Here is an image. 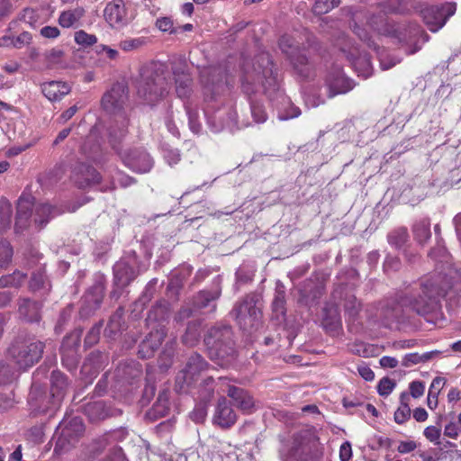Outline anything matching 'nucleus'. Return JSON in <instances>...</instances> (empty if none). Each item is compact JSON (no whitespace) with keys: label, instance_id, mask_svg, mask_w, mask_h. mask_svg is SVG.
I'll list each match as a JSON object with an SVG mask.
<instances>
[{"label":"nucleus","instance_id":"44","mask_svg":"<svg viewBox=\"0 0 461 461\" xmlns=\"http://www.w3.org/2000/svg\"><path fill=\"white\" fill-rule=\"evenodd\" d=\"M199 325L193 322L188 323L185 333L182 337V343L187 347H194L199 341Z\"/></svg>","mask_w":461,"mask_h":461},{"label":"nucleus","instance_id":"54","mask_svg":"<svg viewBox=\"0 0 461 461\" xmlns=\"http://www.w3.org/2000/svg\"><path fill=\"white\" fill-rule=\"evenodd\" d=\"M75 41L81 46L89 47L97 42V38L94 34H89L83 30L75 32Z\"/></svg>","mask_w":461,"mask_h":461},{"label":"nucleus","instance_id":"41","mask_svg":"<svg viewBox=\"0 0 461 461\" xmlns=\"http://www.w3.org/2000/svg\"><path fill=\"white\" fill-rule=\"evenodd\" d=\"M190 130L194 133H199L202 130V124L199 122V113L195 105L191 102H185L184 104Z\"/></svg>","mask_w":461,"mask_h":461},{"label":"nucleus","instance_id":"13","mask_svg":"<svg viewBox=\"0 0 461 461\" xmlns=\"http://www.w3.org/2000/svg\"><path fill=\"white\" fill-rule=\"evenodd\" d=\"M402 309L393 299H385L368 310V317L375 322L385 328L392 326L399 321Z\"/></svg>","mask_w":461,"mask_h":461},{"label":"nucleus","instance_id":"22","mask_svg":"<svg viewBox=\"0 0 461 461\" xmlns=\"http://www.w3.org/2000/svg\"><path fill=\"white\" fill-rule=\"evenodd\" d=\"M73 178L79 188L100 183V174L92 167L81 164L74 170Z\"/></svg>","mask_w":461,"mask_h":461},{"label":"nucleus","instance_id":"48","mask_svg":"<svg viewBox=\"0 0 461 461\" xmlns=\"http://www.w3.org/2000/svg\"><path fill=\"white\" fill-rule=\"evenodd\" d=\"M362 14L360 13L354 14L355 23L353 25V32L361 41L366 42L367 46L376 50L377 45L373 41H371L368 32L365 28H362L360 25H358L356 22V20H359Z\"/></svg>","mask_w":461,"mask_h":461},{"label":"nucleus","instance_id":"34","mask_svg":"<svg viewBox=\"0 0 461 461\" xmlns=\"http://www.w3.org/2000/svg\"><path fill=\"white\" fill-rule=\"evenodd\" d=\"M70 341L73 344L74 348H77L79 345V333L75 332L73 334H70L64 340L60 351L62 355V361L64 365L69 366L70 367H73L76 364V359L74 357L70 358V355L73 357L76 350L75 349H68L67 347L70 343Z\"/></svg>","mask_w":461,"mask_h":461},{"label":"nucleus","instance_id":"19","mask_svg":"<svg viewBox=\"0 0 461 461\" xmlns=\"http://www.w3.org/2000/svg\"><path fill=\"white\" fill-rule=\"evenodd\" d=\"M113 283L116 287L112 293V298L118 299L121 294L118 289L126 287L137 276L134 268L126 261L120 260L113 266Z\"/></svg>","mask_w":461,"mask_h":461},{"label":"nucleus","instance_id":"5","mask_svg":"<svg viewBox=\"0 0 461 461\" xmlns=\"http://www.w3.org/2000/svg\"><path fill=\"white\" fill-rule=\"evenodd\" d=\"M45 344L34 337L19 335L6 349V357L18 369L26 370L40 361Z\"/></svg>","mask_w":461,"mask_h":461},{"label":"nucleus","instance_id":"37","mask_svg":"<svg viewBox=\"0 0 461 461\" xmlns=\"http://www.w3.org/2000/svg\"><path fill=\"white\" fill-rule=\"evenodd\" d=\"M59 213V210L55 207H52L50 204L42 203L36 207L35 209V222L39 224L41 227L44 226L50 218L58 215Z\"/></svg>","mask_w":461,"mask_h":461},{"label":"nucleus","instance_id":"18","mask_svg":"<svg viewBox=\"0 0 461 461\" xmlns=\"http://www.w3.org/2000/svg\"><path fill=\"white\" fill-rule=\"evenodd\" d=\"M104 283L103 278H99L86 292L82 298L80 312L84 316H88L98 309L104 298Z\"/></svg>","mask_w":461,"mask_h":461},{"label":"nucleus","instance_id":"2","mask_svg":"<svg viewBox=\"0 0 461 461\" xmlns=\"http://www.w3.org/2000/svg\"><path fill=\"white\" fill-rule=\"evenodd\" d=\"M420 294L405 298L404 304L410 306L419 315H426L435 311L438 298L444 296L451 286L447 275L433 273L420 278Z\"/></svg>","mask_w":461,"mask_h":461},{"label":"nucleus","instance_id":"62","mask_svg":"<svg viewBox=\"0 0 461 461\" xmlns=\"http://www.w3.org/2000/svg\"><path fill=\"white\" fill-rule=\"evenodd\" d=\"M254 271L246 267H240L236 272V278L239 284H247L253 279Z\"/></svg>","mask_w":461,"mask_h":461},{"label":"nucleus","instance_id":"27","mask_svg":"<svg viewBox=\"0 0 461 461\" xmlns=\"http://www.w3.org/2000/svg\"><path fill=\"white\" fill-rule=\"evenodd\" d=\"M86 10L82 6H77L64 10L60 13L58 23L62 28H72L80 25L81 19L85 16Z\"/></svg>","mask_w":461,"mask_h":461},{"label":"nucleus","instance_id":"10","mask_svg":"<svg viewBox=\"0 0 461 461\" xmlns=\"http://www.w3.org/2000/svg\"><path fill=\"white\" fill-rule=\"evenodd\" d=\"M207 124L213 132L224 129L232 130L237 126V113L231 104L217 105L210 104L205 112Z\"/></svg>","mask_w":461,"mask_h":461},{"label":"nucleus","instance_id":"30","mask_svg":"<svg viewBox=\"0 0 461 461\" xmlns=\"http://www.w3.org/2000/svg\"><path fill=\"white\" fill-rule=\"evenodd\" d=\"M41 304L30 299H23L19 303L20 316L28 322L38 321L41 318Z\"/></svg>","mask_w":461,"mask_h":461},{"label":"nucleus","instance_id":"4","mask_svg":"<svg viewBox=\"0 0 461 461\" xmlns=\"http://www.w3.org/2000/svg\"><path fill=\"white\" fill-rule=\"evenodd\" d=\"M128 100V89L125 85L116 83L111 89L104 93L102 98V105L110 113H118L119 121H116L109 128L110 141L115 149V143L120 141L127 133V120L123 113H121L126 101Z\"/></svg>","mask_w":461,"mask_h":461},{"label":"nucleus","instance_id":"38","mask_svg":"<svg viewBox=\"0 0 461 461\" xmlns=\"http://www.w3.org/2000/svg\"><path fill=\"white\" fill-rule=\"evenodd\" d=\"M445 384H446L445 378L440 377V376H437L432 380L430 386L429 388L428 399H427L428 407L430 410H434L437 408L438 397V394Z\"/></svg>","mask_w":461,"mask_h":461},{"label":"nucleus","instance_id":"12","mask_svg":"<svg viewBox=\"0 0 461 461\" xmlns=\"http://www.w3.org/2000/svg\"><path fill=\"white\" fill-rule=\"evenodd\" d=\"M456 3L447 2L440 5H427L420 10V16L428 28L436 32L440 30L449 17L455 14Z\"/></svg>","mask_w":461,"mask_h":461},{"label":"nucleus","instance_id":"42","mask_svg":"<svg viewBox=\"0 0 461 461\" xmlns=\"http://www.w3.org/2000/svg\"><path fill=\"white\" fill-rule=\"evenodd\" d=\"M101 358V355L99 353H91L89 357L85 360L81 372L84 375H88L90 376H95L98 373L101 363L99 359Z\"/></svg>","mask_w":461,"mask_h":461},{"label":"nucleus","instance_id":"49","mask_svg":"<svg viewBox=\"0 0 461 461\" xmlns=\"http://www.w3.org/2000/svg\"><path fill=\"white\" fill-rule=\"evenodd\" d=\"M32 41V35L29 32H23L15 39H11L10 37H3L0 39V46H8L12 44L15 48H21L23 45H27Z\"/></svg>","mask_w":461,"mask_h":461},{"label":"nucleus","instance_id":"31","mask_svg":"<svg viewBox=\"0 0 461 461\" xmlns=\"http://www.w3.org/2000/svg\"><path fill=\"white\" fill-rule=\"evenodd\" d=\"M58 429L61 430L63 438L69 439L81 435L85 430V426L79 417H73L69 420H62Z\"/></svg>","mask_w":461,"mask_h":461},{"label":"nucleus","instance_id":"29","mask_svg":"<svg viewBox=\"0 0 461 461\" xmlns=\"http://www.w3.org/2000/svg\"><path fill=\"white\" fill-rule=\"evenodd\" d=\"M50 382V393L54 399V405H59L68 385L67 377L60 371H53L51 373Z\"/></svg>","mask_w":461,"mask_h":461},{"label":"nucleus","instance_id":"53","mask_svg":"<svg viewBox=\"0 0 461 461\" xmlns=\"http://www.w3.org/2000/svg\"><path fill=\"white\" fill-rule=\"evenodd\" d=\"M13 249L9 242H0V267H6L13 258Z\"/></svg>","mask_w":461,"mask_h":461},{"label":"nucleus","instance_id":"7","mask_svg":"<svg viewBox=\"0 0 461 461\" xmlns=\"http://www.w3.org/2000/svg\"><path fill=\"white\" fill-rule=\"evenodd\" d=\"M204 343L211 357L220 360L221 366H228L234 359V341L230 326L224 325L211 328L204 337Z\"/></svg>","mask_w":461,"mask_h":461},{"label":"nucleus","instance_id":"16","mask_svg":"<svg viewBox=\"0 0 461 461\" xmlns=\"http://www.w3.org/2000/svg\"><path fill=\"white\" fill-rule=\"evenodd\" d=\"M206 360L199 354H192L186 362L185 368L176 378V386L183 390L185 385H190L198 375L208 368Z\"/></svg>","mask_w":461,"mask_h":461},{"label":"nucleus","instance_id":"52","mask_svg":"<svg viewBox=\"0 0 461 461\" xmlns=\"http://www.w3.org/2000/svg\"><path fill=\"white\" fill-rule=\"evenodd\" d=\"M339 4V0H316L312 11L316 14H323L330 11Z\"/></svg>","mask_w":461,"mask_h":461},{"label":"nucleus","instance_id":"25","mask_svg":"<svg viewBox=\"0 0 461 461\" xmlns=\"http://www.w3.org/2000/svg\"><path fill=\"white\" fill-rule=\"evenodd\" d=\"M226 393L232 399L234 404L242 411L249 412L253 409V398L244 389L229 384Z\"/></svg>","mask_w":461,"mask_h":461},{"label":"nucleus","instance_id":"17","mask_svg":"<svg viewBox=\"0 0 461 461\" xmlns=\"http://www.w3.org/2000/svg\"><path fill=\"white\" fill-rule=\"evenodd\" d=\"M123 164L137 173H147L153 167V159L143 149H132L121 154Z\"/></svg>","mask_w":461,"mask_h":461},{"label":"nucleus","instance_id":"60","mask_svg":"<svg viewBox=\"0 0 461 461\" xmlns=\"http://www.w3.org/2000/svg\"><path fill=\"white\" fill-rule=\"evenodd\" d=\"M395 385V383L392 379L384 377L380 380L377 390L380 395L387 396L393 392Z\"/></svg>","mask_w":461,"mask_h":461},{"label":"nucleus","instance_id":"28","mask_svg":"<svg viewBox=\"0 0 461 461\" xmlns=\"http://www.w3.org/2000/svg\"><path fill=\"white\" fill-rule=\"evenodd\" d=\"M318 438L312 429L300 431L294 438L295 447L303 453H310L317 447Z\"/></svg>","mask_w":461,"mask_h":461},{"label":"nucleus","instance_id":"36","mask_svg":"<svg viewBox=\"0 0 461 461\" xmlns=\"http://www.w3.org/2000/svg\"><path fill=\"white\" fill-rule=\"evenodd\" d=\"M176 346V338L167 342L165 348L158 360V366L162 371H167L172 366Z\"/></svg>","mask_w":461,"mask_h":461},{"label":"nucleus","instance_id":"21","mask_svg":"<svg viewBox=\"0 0 461 461\" xmlns=\"http://www.w3.org/2000/svg\"><path fill=\"white\" fill-rule=\"evenodd\" d=\"M176 81V91L180 98H186L191 93L192 79L187 71L185 60L179 59L172 67Z\"/></svg>","mask_w":461,"mask_h":461},{"label":"nucleus","instance_id":"55","mask_svg":"<svg viewBox=\"0 0 461 461\" xmlns=\"http://www.w3.org/2000/svg\"><path fill=\"white\" fill-rule=\"evenodd\" d=\"M169 410L167 395L166 393L159 394L156 403L153 405L152 411L155 414L163 417L167 415Z\"/></svg>","mask_w":461,"mask_h":461},{"label":"nucleus","instance_id":"9","mask_svg":"<svg viewBox=\"0 0 461 461\" xmlns=\"http://www.w3.org/2000/svg\"><path fill=\"white\" fill-rule=\"evenodd\" d=\"M368 25L381 35L397 40L399 42L412 41L419 33L418 28H410L389 23L384 14H374L367 19Z\"/></svg>","mask_w":461,"mask_h":461},{"label":"nucleus","instance_id":"1","mask_svg":"<svg viewBox=\"0 0 461 461\" xmlns=\"http://www.w3.org/2000/svg\"><path fill=\"white\" fill-rule=\"evenodd\" d=\"M241 84L243 91L248 95L263 90L269 98L278 95L277 71L268 53L258 54L251 68L248 65L244 67Z\"/></svg>","mask_w":461,"mask_h":461},{"label":"nucleus","instance_id":"43","mask_svg":"<svg viewBox=\"0 0 461 461\" xmlns=\"http://www.w3.org/2000/svg\"><path fill=\"white\" fill-rule=\"evenodd\" d=\"M123 311L120 308L111 316L105 332L109 336L116 335L123 329Z\"/></svg>","mask_w":461,"mask_h":461},{"label":"nucleus","instance_id":"46","mask_svg":"<svg viewBox=\"0 0 461 461\" xmlns=\"http://www.w3.org/2000/svg\"><path fill=\"white\" fill-rule=\"evenodd\" d=\"M408 231L406 228H399L388 235V241L391 245L394 246L397 249L402 248L406 241L408 240Z\"/></svg>","mask_w":461,"mask_h":461},{"label":"nucleus","instance_id":"8","mask_svg":"<svg viewBox=\"0 0 461 461\" xmlns=\"http://www.w3.org/2000/svg\"><path fill=\"white\" fill-rule=\"evenodd\" d=\"M232 312L242 330L249 331L258 328L262 316L260 296L256 294L246 295L236 303Z\"/></svg>","mask_w":461,"mask_h":461},{"label":"nucleus","instance_id":"20","mask_svg":"<svg viewBox=\"0 0 461 461\" xmlns=\"http://www.w3.org/2000/svg\"><path fill=\"white\" fill-rule=\"evenodd\" d=\"M326 84L330 91V96L346 94L355 86L354 82L347 77L341 68L335 66L326 77Z\"/></svg>","mask_w":461,"mask_h":461},{"label":"nucleus","instance_id":"59","mask_svg":"<svg viewBox=\"0 0 461 461\" xmlns=\"http://www.w3.org/2000/svg\"><path fill=\"white\" fill-rule=\"evenodd\" d=\"M115 182H118L122 187H128L135 183L133 177L124 174L122 171H117L115 176H113V186L111 189L115 188Z\"/></svg>","mask_w":461,"mask_h":461},{"label":"nucleus","instance_id":"47","mask_svg":"<svg viewBox=\"0 0 461 461\" xmlns=\"http://www.w3.org/2000/svg\"><path fill=\"white\" fill-rule=\"evenodd\" d=\"M25 277L26 276L20 271H14L13 274L0 278V287H18L24 282Z\"/></svg>","mask_w":461,"mask_h":461},{"label":"nucleus","instance_id":"33","mask_svg":"<svg viewBox=\"0 0 461 461\" xmlns=\"http://www.w3.org/2000/svg\"><path fill=\"white\" fill-rule=\"evenodd\" d=\"M32 205L29 200L23 198L19 199L14 226L16 232H19L27 227L29 219L32 215Z\"/></svg>","mask_w":461,"mask_h":461},{"label":"nucleus","instance_id":"3","mask_svg":"<svg viewBox=\"0 0 461 461\" xmlns=\"http://www.w3.org/2000/svg\"><path fill=\"white\" fill-rule=\"evenodd\" d=\"M169 85L166 66L152 63L141 68L137 83V95L149 104H154L168 94Z\"/></svg>","mask_w":461,"mask_h":461},{"label":"nucleus","instance_id":"45","mask_svg":"<svg viewBox=\"0 0 461 461\" xmlns=\"http://www.w3.org/2000/svg\"><path fill=\"white\" fill-rule=\"evenodd\" d=\"M12 221V205L7 201L0 202V229L5 230L10 228Z\"/></svg>","mask_w":461,"mask_h":461},{"label":"nucleus","instance_id":"50","mask_svg":"<svg viewBox=\"0 0 461 461\" xmlns=\"http://www.w3.org/2000/svg\"><path fill=\"white\" fill-rule=\"evenodd\" d=\"M147 43L146 38L139 37V38H128L123 41H121L119 43V47L123 51L129 52L132 50H136Z\"/></svg>","mask_w":461,"mask_h":461},{"label":"nucleus","instance_id":"39","mask_svg":"<svg viewBox=\"0 0 461 461\" xmlns=\"http://www.w3.org/2000/svg\"><path fill=\"white\" fill-rule=\"evenodd\" d=\"M410 395L402 392L400 395V406L394 412V420L398 424H402L411 417V408L409 406Z\"/></svg>","mask_w":461,"mask_h":461},{"label":"nucleus","instance_id":"63","mask_svg":"<svg viewBox=\"0 0 461 461\" xmlns=\"http://www.w3.org/2000/svg\"><path fill=\"white\" fill-rule=\"evenodd\" d=\"M100 325H95L87 332L85 338V344L88 347L95 345L100 335Z\"/></svg>","mask_w":461,"mask_h":461},{"label":"nucleus","instance_id":"14","mask_svg":"<svg viewBox=\"0 0 461 461\" xmlns=\"http://www.w3.org/2000/svg\"><path fill=\"white\" fill-rule=\"evenodd\" d=\"M201 81L205 92L214 97L228 89L229 81L221 67H208L201 71Z\"/></svg>","mask_w":461,"mask_h":461},{"label":"nucleus","instance_id":"51","mask_svg":"<svg viewBox=\"0 0 461 461\" xmlns=\"http://www.w3.org/2000/svg\"><path fill=\"white\" fill-rule=\"evenodd\" d=\"M29 286L32 291H39L41 289L49 290V281L45 274L41 271L34 273L30 280Z\"/></svg>","mask_w":461,"mask_h":461},{"label":"nucleus","instance_id":"40","mask_svg":"<svg viewBox=\"0 0 461 461\" xmlns=\"http://www.w3.org/2000/svg\"><path fill=\"white\" fill-rule=\"evenodd\" d=\"M413 233L415 240L424 244L428 240L430 239V221L429 219H422L413 226Z\"/></svg>","mask_w":461,"mask_h":461},{"label":"nucleus","instance_id":"6","mask_svg":"<svg viewBox=\"0 0 461 461\" xmlns=\"http://www.w3.org/2000/svg\"><path fill=\"white\" fill-rule=\"evenodd\" d=\"M168 317L169 311L167 303H159L149 312L147 321L151 330L139 346L138 354L141 358L150 357L160 347L167 334L164 322Z\"/></svg>","mask_w":461,"mask_h":461},{"label":"nucleus","instance_id":"26","mask_svg":"<svg viewBox=\"0 0 461 461\" xmlns=\"http://www.w3.org/2000/svg\"><path fill=\"white\" fill-rule=\"evenodd\" d=\"M71 87L62 81H50L41 85V92L50 102L61 100L65 95H68Z\"/></svg>","mask_w":461,"mask_h":461},{"label":"nucleus","instance_id":"11","mask_svg":"<svg viewBox=\"0 0 461 461\" xmlns=\"http://www.w3.org/2000/svg\"><path fill=\"white\" fill-rule=\"evenodd\" d=\"M303 42L290 34H284L279 40V48L287 57L294 69L302 77L308 76V59L302 53Z\"/></svg>","mask_w":461,"mask_h":461},{"label":"nucleus","instance_id":"32","mask_svg":"<svg viewBox=\"0 0 461 461\" xmlns=\"http://www.w3.org/2000/svg\"><path fill=\"white\" fill-rule=\"evenodd\" d=\"M322 326L330 333H338L341 328V319L336 306H328L324 309Z\"/></svg>","mask_w":461,"mask_h":461},{"label":"nucleus","instance_id":"61","mask_svg":"<svg viewBox=\"0 0 461 461\" xmlns=\"http://www.w3.org/2000/svg\"><path fill=\"white\" fill-rule=\"evenodd\" d=\"M251 114L258 123L264 122L267 120V113L263 106L259 104L252 103L250 104Z\"/></svg>","mask_w":461,"mask_h":461},{"label":"nucleus","instance_id":"57","mask_svg":"<svg viewBox=\"0 0 461 461\" xmlns=\"http://www.w3.org/2000/svg\"><path fill=\"white\" fill-rule=\"evenodd\" d=\"M360 303L355 296H349L345 302V312L351 319H355L360 311Z\"/></svg>","mask_w":461,"mask_h":461},{"label":"nucleus","instance_id":"35","mask_svg":"<svg viewBox=\"0 0 461 461\" xmlns=\"http://www.w3.org/2000/svg\"><path fill=\"white\" fill-rule=\"evenodd\" d=\"M272 310L277 316L285 312V287L279 280L276 283Z\"/></svg>","mask_w":461,"mask_h":461},{"label":"nucleus","instance_id":"56","mask_svg":"<svg viewBox=\"0 0 461 461\" xmlns=\"http://www.w3.org/2000/svg\"><path fill=\"white\" fill-rule=\"evenodd\" d=\"M14 368L0 360V385L11 383L14 379Z\"/></svg>","mask_w":461,"mask_h":461},{"label":"nucleus","instance_id":"24","mask_svg":"<svg viewBox=\"0 0 461 461\" xmlns=\"http://www.w3.org/2000/svg\"><path fill=\"white\" fill-rule=\"evenodd\" d=\"M221 295V289L212 291H201L194 297L193 305L194 310H207L208 312H213L216 310L215 301Z\"/></svg>","mask_w":461,"mask_h":461},{"label":"nucleus","instance_id":"23","mask_svg":"<svg viewBox=\"0 0 461 461\" xmlns=\"http://www.w3.org/2000/svg\"><path fill=\"white\" fill-rule=\"evenodd\" d=\"M236 413L227 400L225 398L219 399L213 415V422L221 428H230L236 422Z\"/></svg>","mask_w":461,"mask_h":461},{"label":"nucleus","instance_id":"58","mask_svg":"<svg viewBox=\"0 0 461 461\" xmlns=\"http://www.w3.org/2000/svg\"><path fill=\"white\" fill-rule=\"evenodd\" d=\"M429 256L436 261L448 263L449 256L445 247L439 243L429 251Z\"/></svg>","mask_w":461,"mask_h":461},{"label":"nucleus","instance_id":"15","mask_svg":"<svg viewBox=\"0 0 461 461\" xmlns=\"http://www.w3.org/2000/svg\"><path fill=\"white\" fill-rule=\"evenodd\" d=\"M104 17L112 28L121 29L132 20L133 15L123 0H113L106 5Z\"/></svg>","mask_w":461,"mask_h":461},{"label":"nucleus","instance_id":"64","mask_svg":"<svg viewBox=\"0 0 461 461\" xmlns=\"http://www.w3.org/2000/svg\"><path fill=\"white\" fill-rule=\"evenodd\" d=\"M410 393L413 398H420L425 391V384L421 381H413L409 385Z\"/></svg>","mask_w":461,"mask_h":461}]
</instances>
